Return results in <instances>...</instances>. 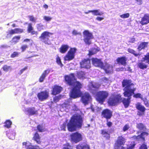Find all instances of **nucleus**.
I'll list each match as a JSON object with an SVG mask.
<instances>
[{
  "instance_id": "39",
  "label": "nucleus",
  "mask_w": 149,
  "mask_h": 149,
  "mask_svg": "<svg viewBox=\"0 0 149 149\" xmlns=\"http://www.w3.org/2000/svg\"><path fill=\"white\" fill-rule=\"evenodd\" d=\"M56 62L58 64L62 67L63 65L62 63L60 58L58 56H57L56 58Z\"/></svg>"
},
{
  "instance_id": "31",
  "label": "nucleus",
  "mask_w": 149,
  "mask_h": 149,
  "mask_svg": "<svg viewBox=\"0 0 149 149\" xmlns=\"http://www.w3.org/2000/svg\"><path fill=\"white\" fill-rule=\"evenodd\" d=\"M99 50L95 48H92L89 51L88 55L91 56L93 55L96 54L99 51Z\"/></svg>"
},
{
  "instance_id": "18",
  "label": "nucleus",
  "mask_w": 149,
  "mask_h": 149,
  "mask_svg": "<svg viewBox=\"0 0 149 149\" xmlns=\"http://www.w3.org/2000/svg\"><path fill=\"white\" fill-rule=\"evenodd\" d=\"M127 58L125 56L118 57L116 61L118 64L125 66L127 64Z\"/></svg>"
},
{
  "instance_id": "4",
  "label": "nucleus",
  "mask_w": 149,
  "mask_h": 149,
  "mask_svg": "<svg viewBox=\"0 0 149 149\" xmlns=\"http://www.w3.org/2000/svg\"><path fill=\"white\" fill-rule=\"evenodd\" d=\"M83 119L80 115L72 116L67 124L68 129L69 132H73L76 130L77 128H81L82 126Z\"/></svg>"
},
{
  "instance_id": "2",
  "label": "nucleus",
  "mask_w": 149,
  "mask_h": 149,
  "mask_svg": "<svg viewBox=\"0 0 149 149\" xmlns=\"http://www.w3.org/2000/svg\"><path fill=\"white\" fill-rule=\"evenodd\" d=\"M122 85L124 87L123 94L124 96L127 97V98H122L121 102L123 104L125 108H127L129 106L132 94L134 93L136 90V88H133L132 89L131 86H134V84L132 83V81L130 79H124L122 82Z\"/></svg>"
},
{
  "instance_id": "51",
  "label": "nucleus",
  "mask_w": 149,
  "mask_h": 149,
  "mask_svg": "<svg viewBox=\"0 0 149 149\" xmlns=\"http://www.w3.org/2000/svg\"><path fill=\"white\" fill-rule=\"evenodd\" d=\"M129 128V126L128 124H126L125 125L123 128V130L125 132Z\"/></svg>"
},
{
  "instance_id": "27",
  "label": "nucleus",
  "mask_w": 149,
  "mask_h": 149,
  "mask_svg": "<svg viewBox=\"0 0 149 149\" xmlns=\"http://www.w3.org/2000/svg\"><path fill=\"white\" fill-rule=\"evenodd\" d=\"M148 133L146 132H143L140 135H139L136 136V138L137 139H141L143 141H145V138L144 137V136H147L148 135Z\"/></svg>"
},
{
  "instance_id": "13",
  "label": "nucleus",
  "mask_w": 149,
  "mask_h": 149,
  "mask_svg": "<svg viewBox=\"0 0 149 149\" xmlns=\"http://www.w3.org/2000/svg\"><path fill=\"white\" fill-rule=\"evenodd\" d=\"M112 111L110 110L106 109L103 110L101 113V116L102 118L106 120L110 119L112 116Z\"/></svg>"
},
{
  "instance_id": "57",
  "label": "nucleus",
  "mask_w": 149,
  "mask_h": 149,
  "mask_svg": "<svg viewBox=\"0 0 149 149\" xmlns=\"http://www.w3.org/2000/svg\"><path fill=\"white\" fill-rule=\"evenodd\" d=\"M60 99V98L58 96H56L53 98V101L54 102H57L59 101Z\"/></svg>"
},
{
  "instance_id": "61",
  "label": "nucleus",
  "mask_w": 149,
  "mask_h": 149,
  "mask_svg": "<svg viewBox=\"0 0 149 149\" xmlns=\"http://www.w3.org/2000/svg\"><path fill=\"white\" fill-rule=\"evenodd\" d=\"M69 106V104L68 103H64L62 104V106L63 107H67Z\"/></svg>"
},
{
  "instance_id": "35",
  "label": "nucleus",
  "mask_w": 149,
  "mask_h": 149,
  "mask_svg": "<svg viewBox=\"0 0 149 149\" xmlns=\"http://www.w3.org/2000/svg\"><path fill=\"white\" fill-rule=\"evenodd\" d=\"M15 34H17L15 29H11L8 32L6 37H8L10 36H11Z\"/></svg>"
},
{
  "instance_id": "3",
  "label": "nucleus",
  "mask_w": 149,
  "mask_h": 149,
  "mask_svg": "<svg viewBox=\"0 0 149 149\" xmlns=\"http://www.w3.org/2000/svg\"><path fill=\"white\" fill-rule=\"evenodd\" d=\"M101 84L98 83L92 84L89 87L88 90L93 95L96 94V99L100 103L102 104L109 95V93L106 91H101L97 92Z\"/></svg>"
},
{
  "instance_id": "11",
  "label": "nucleus",
  "mask_w": 149,
  "mask_h": 149,
  "mask_svg": "<svg viewBox=\"0 0 149 149\" xmlns=\"http://www.w3.org/2000/svg\"><path fill=\"white\" fill-rule=\"evenodd\" d=\"M52 33L47 31L43 32L39 36V38L40 40L45 44H48V41L49 40V38L50 35Z\"/></svg>"
},
{
  "instance_id": "20",
  "label": "nucleus",
  "mask_w": 149,
  "mask_h": 149,
  "mask_svg": "<svg viewBox=\"0 0 149 149\" xmlns=\"http://www.w3.org/2000/svg\"><path fill=\"white\" fill-rule=\"evenodd\" d=\"M32 139L38 144H40L41 143V137L37 132L33 134Z\"/></svg>"
},
{
  "instance_id": "9",
  "label": "nucleus",
  "mask_w": 149,
  "mask_h": 149,
  "mask_svg": "<svg viewBox=\"0 0 149 149\" xmlns=\"http://www.w3.org/2000/svg\"><path fill=\"white\" fill-rule=\"evenodd\" d=\"M71 141L74 143H77L82 140L81 134L77 132L72 133L70 135Z\"/></svg>"
},
{
  "instance_id": "58",
  "label": "nucleus",
  "mask_w": 149,
  "mask_h": 149,
  "mask_svg": "<svg viewBox=\"0 0 149 149\" xmlns=\"http://www.w3.org/2000/svg\"><path fill=\"white\" fill-rule=\"evenodd\" d=\"M32 35H35L37 36L38 34V32L37 31H34V30L30 33Z\"/></svg>"
},
{
  "instance_id": "42",
  "label": "nucleus",
  "mask_w": 149,
  "mask_h": 149,
  "mask_svg": "<svg viewBox=\"0 0 149 149\" xmlns=\"http://www.w3.org/2000/svg\"><path fill=\"white\" fill-rule=\"evenodd\" d=\"M19 53L17 52H14L11 54L10 57L11 58L17 57L19 55Z\"/></svg>"
},
{
  "instance_id": "10",
  "label": "nucleus",
  "mask_w": 149,
  "mask_h": 149,
  "mask_svg": "<svg viewBox=\"0 0 149 149\" xmlns=\"http://www.w3.org/2000/svg\"><path fill=\"white\" fill-rule=\"evenodd\" d=\"M49 96V91L47 90L41 91L37 94V97L38 100L41 101H43L47 100Z\"/></svg>"
},
{
  "instance_id": "49",
  "label": "nucleus",
  "mask_w": 149,
  "mask_h": 149,
  "mask_svg": "<svg viewBox=\"0 0 149 149\" xmlns=\"http://www.w3.org/2000/svg\"><path fill=\"white\" fill-rule=\"evenodd\" d=\"M72 34L74 35H81V32H78L77 31L75 30H73L72 32Z\"/></svg>"
},
{
  "instance_id": "12",
  "label": "nucleus",
  "mask_w": 149,
  "mask_h": 149,
  "mask_svg": "<svg viewBox=\"0 0 149 149\" xmlns=\"http://www.w3.org/2000/svg\"><path fill=\"white\" fill-rule=\"evenodd\" d=\"M80 67L81 68L89 69L91 67L90 59L89 58H84L79 63Z\"/></svg>"
},
{
  "instance_id": "7",
  "label": "nucleus",
  "mask_w": 149,
  "mask_h": 149,
  "mask_svg": "<svg viewBox=\"0 0 149 149\" xmlns=\"http://www.w3.org/2000/svg\"><path fill=\"white\" fill-rule=\"evenodd\" d=\"M84 37V41L87 45H90L91 44V40L94 37L92 33L87 30H84L83 33Z\"/></svg>"
},
{
  "instance_id": "22",
  "label": "nucleus",
  "mask_w": 149,
  "mask_h": 149,
  "mask_svg": "<svg viewBox=\"0 0 149 149\" xmlns=\"http://www.w3.org/2000/svg\"><path fill=\"white\" fill-rule=\"evenodd\" d=\"M50 72V70L49 69H47L45 70L42 73V74L39 78V82H42L44 80L46 77L49 73Z\"/></svg>"
},
{
  "instance_id": "6",
  "label": "nucleus",
  "mask_w": 149,
  "mask_h": 149,
  "mask_svg": "<svg viewBox=\"0 0 149 149\" xmlns=\"http://www.w3.org/2000/svg\"><path fill=\"white\" fill-rule=\"evenodd\" d=\"M126 142V139L122 136H118L115 141L113 149H125L123 146Z\"/></svg>"
},
{
  "instance_id": "5",
  "label": "nucleus",
  "mask_w": 149,
  "mask_h": 149,
  "mask_svg": "<svg viewBox=\"0 0 149 149\" xmlns=\"http://www.w3.org/2000/svg\"><path fill=\"white\" fill-rule=\"evenodd\" d=\"M121 96L120 94L117 95L113 94L109 97L107 102L109 106H114L121 103Z\"/></svg>"
},
{
  "instance_id": "45",
  "label": "nucleus",
  "mask_w": 149,
  "mask_h": 149,
  "mask_svg": "<svg viewBox=\"0 0 149 149\" xmlns=\"http://www.w3.org/2000/svg\"><path fill=\"white\" fill-rule=\"evenodd\" d=\"M43 25L41 24H38L37 25V28L39 31H40L43 29Z\"/></svg>"
},
{
  "instance_id": "15",
  "label": "nucleus",
  "mask_w": 149,
  "mask_h": 149,
  "mask_svg": "<svg viewBox=\"0 0 149 149\" xmlns=\"http://www.w3.org/2000/svg\"><path fill=\"white\" fill-rule=\"evenodd\" d=\"M136 107L138 110V115L139 116H142L145 114V111L146 109L140 103H138L136 104Z\"/></svg>"
},
{
  "instance_id": "44",
  "label": "nucleus",
  "mask_w": 149,
  "mask_h": 149,
  "mask_svg": "<svg viewBox=\"0 0 149 149\" xmlns=\"http://www.w3.org/2000/svg\"><path fill=\"white\" fill-rule=\"evenodd\" d=\"M63 149H72V148L71 146L69 143H66L64 145V146Z\"/></svg>"
},
{
  "instance_id": "33",
  "label": "nucleus",
  "mask_w": 149,
  "mask_h": 149,
  "mask_svg": "<svg viewBox=\"0 0 149 149\" xmlns=\"http://www.w3.org/2000/svg\"><path fill=\"white\" fill-rule=\"evenodd\" d=\"M143 62L138 63L137 64L138 67L141 69H144L147 67V65L143 63Z\"/></svg>"
},
{
  "instance_id": "53",
  "label": "nucleus",
  "mask_w": 149,
  "mask_h": 149,
  "mask_svg": "<svg viewBox=\"0 0 149 149\" xmlns=\"http://www.w3.org/2000/svg\"><path fill=\"white\" fill-rule=\"evenodd\" d=\"M106 121L107 122L106 123L107 126L109 127H111L113 125L112 122L111 121H109L108 120H106Z\"/></svg>"
},
{
  "instance_id": "60",
  "label": "nucleus",
  "mask_w": 149,
  "mask_h": 149,
  "mask_svg": "<svg viewBox=\"0 0 149 149\" xmlns=\"http://www.w3.org/2000/svg\"><path fill=\"white\" fill-rule=\"evenodd\" d=\"M136 3L139 5H141L142 4V0H135Z\"/></svg>"
},
{
  "instance_id": "54",
  "label": "nucleus",
  "mask_w": 149,
  "mask_h": 149,
  "mask_svg": "<svg viewBox=\"0 0 149 149\" xmlns=\"http://www.w3.org/2000/svg\"><path fill=\"white\" fill-rule=\"evenodd\" d=\"M43 19L46 21H50L52 19V18L49 17L47 16H44L43 17Z\"/></svg>"
},
{
  "instance_id": "34",
  "label": "nucleus",
  "mask_w": 149,
  "mask_h": 149,
  "mask_svg": "<svg viewBox=\"0 0 149 149\" xmlns=\"http://www.w3.org/2000/svg\"><path fill=\"white\" fill-rule=\"evenodd\" d=\"M20 38V36H15L12 39V42L16 44L19 42Z\"/></svg>"
},
{
  "instance_id": "25",
  "label": "nucleus",
  "mask_w": 149,
  "mask_h": 149,
  "mask_svg": "<svg viewBox=\"0 0 149 149\" xmlns=\"http://www.w3.org/2000/svg\"><path fill=\"white\" fill-rule=\"evenodd\" d=\"M101 68L104 70L106 73H109L111 72V70H110V69H112L113 67L107 63H106L104 65V64L103 65Z\"/></svg>"
},
{
  "instance_id": "40",
  "label": "nucleus",
  "mask_w": 149,
  "mask_h": 149,
  "mask_svg": "<svg viewBox=\"0 0 149 149\" xmlns=\"http://www.w3.org/2000/svg\"><path fill=\"white\" fill-rule=\"evenodd\" d=\"M132 95H133V97L136 98H140L141 99L142 98V95L140 93H138L135 94L134 92V93L132 94Z\"/></svg>"
},
{
  "instance_id": "8",
  "label": "nucleus",
  "mask_w": 149,
  "mask_h": 149,
  "mask_svg": "<svg viewBox=\"0 0 149 149\" xmlns=\"http://www.w3.org/2000/svg\"><path fill=\"white\" fill-rule=\"evenodd\" d=\"M77 50V49L75 47L70 48L67 54L64 56V60L69 61L73 59L74 58Z\"/></svg>"
},
{
  "instance_id": "14",
  "label": "nucleus",
  "mask_w": 149,
  "mask_h": 149,
  "mask_svg": "<svg viewBox=\"0 0 149 149\" xmlns=\"http://www.w3.org/2000/svg\"><path fill=\"white\" fill-rule=\"evenodd\" d=\"M63 90V88L61 86L54 85L52 87L51 94L53 95H56L59 94Z\"/></svg>"
},
{
  "instance_id": "32",
  "label": "nucleus",
  "mask_w": 149,
  "mask_h": 149,
  "mask_svg": "<svg viewBox=\"0 0 149 149\" xmlns=\"http://www.w3.org/2000/svg\"><path fill=\"white\" fill-rule=\"evenodd\" d=\"M142 62H145L146 63L149 64V52L147 53L144 56V57L142 58L141 60Z\"/></svg>"
},
{
  "instance_id": "50",
  "label": "nucleus",
  "mask_w": 149,
  "mask_h": 149,
  "mask_svg": "<svg viewBox=\"0 0 149 149\" xmlns=\"http://www.w3.org/2000/svg\"><path fill=\"white\" fill-rule=\"evenodd\" d=\"M66 126V123H65L64 122L63 124L61 125L60 127L61 130H63L64 131L65 130V128Z\"/></svg>"
},
{
  "instance_id": "46",
  "label": "nucleus",
  "mask_w": 149,
  "mask_h": 149,
  "mask_svg": "<svg viewBox=\"0 0 149 149\" xmlns=\"http://www.w3.org/2000/svg\"><path fill=\"white\" fill-rule=\"evenodd\" d=\"M28 17L30 21L34 23L36 22V19L35 18L33 15H29Z\"/></svg>"
},
{
  "instance_id": "36",
  "label": "nucleus",
  "mask_w": 149,
  "mask_h": 149,
  "mask_svg": "<svg viewBox=\"0 0 149 149\" xmlns=\"http://www.w3.org/2000/svg\"><path fill=\"white\" fill-rule=\"evenodd\" d=\"M4 127L7 128H9L10 127L12 124L10 120H8L5 122Z\"/></svg>"
},
{
  "instance_id": "30",
  "label": "nucleus",
  "mask_w": 149,
  "mask_h": 149,
  "mask_svg": "<svg viewBox=\"0 0 149 149\" xmlns=\"http://www.w3.org/2000/svg\"><path fill=\"white\" fill-rule=\"evenodd\" d=\"M90 12H92L93 14L95 15H102L103 13L102 12H99L98 10H89L88 12H86L85 13L87 14Z\"/></svg>"
},
{
  "instance_id": "59",
  "label": "nucleus",
  "mask_w": 149,
  "mask_h": 149,
  "mask_svg": "<svg viewBox=\"0 0 149 149\" xmlns=\"http://www.w3.org/2000/svg\"><path fill=\"white\" fill-rule=\"evenodd\" d=\"M139 149H148V148L146 145L143 144L140 147Z\"/></svg>"
},
{
  "instance_id": "28",
  "label": "nucleus",
  "mask_w": 149,
  "mask_h": 149,
  "mask_svg": "<svg viewBox=\"0 0 149 149\" xmlns=\"http://www.w3.org/2000/svg\"><path fill=\"white\" fill-rule=\"evenodd\" d=\"M136 127L140 130L145 131L146 129V127L142 123H137L136 125Z\"/></svg>"
},
{
  "instance_id": "26",
  "label": "nucleus",
  "mask_w": 149,
  "mask_h": 149,
  "mask_svg": "<svg viewBox=\"0 0 149 149\" xmlns=\"http://www.w3.org/2000/svg\"><path fill=\"white\" fill-rule=\"evenodd\" d=\"M148 42H141L138 46L137 49L139 51H141L142 49H144L145 48L147 47Z\"/></svg>"
},
{
  "instance_id": "62",
  "label": "nucleus",
  "mask_w": 149,
  "mask_h": 149,
  "mask_svg": "<svg viewBox=\"0 0 149 149\" xmlns=\"http://www.w3.org/2000/svg\"><path fill=\"white\" fill-rule=\"evenodd\" d=\"M135 145V144H132L128 147L127 149H134Z\"/></svg>"
},
{
  "instance_id": "21",
  "label": "nucleus",
  "mask_w": 149,
  "mask_h": 149,
  "mask_svg": "<svg viewBox=\"0 0 149 149\" xmlns=\"http://www.w3.org/2000/svg\"><path fill=\"white\" fill-rule=\"evenodd\" d=\"M26 111L29 116L36 115L38 113V111L34 107H29L27 108Z\"/></svg>"
},
{
  "instance_id": "19",
  "label": "nucleus",
  "mask_w": 149,
  "mask_h": 149,
  "mask_svg": "<svg viewBox=\"0 0 149 149\" xmlns=\"http://www.w3.org/2000/svg\"><path fill=\"white\" fill-rule=\"evenodd\" d=\"M149 23V15L148 14L144 15L142 17L140 23L142 25L146 24Z\"/></svg>"
},
{
  "instance_id": "64",
  "label": "nucleus",
  "mask_w": 149,
  "mask_h": 149,
  "mask_svg": "<svg viewBox=\"0 0 149 149\" xmlns=\"http://www.w3.org/2000/svg\"><path fill=\"white\" fill-rule=\"evenodd\" d=\"M102 80L104 82H105L108 81V79L106 77H104L102 79Z\"/></svg>"
},
{
  "instance_id": "37",
  "label": "nucleus",
  "mask_w": 149,
  "mask_h": 149,
  "mask_svg": "<svg viewBox=\"0 0 149 149\" xmlns=\"http://www.w3.org/2000/svg\"><path fill=\"white\" fill-rule=\"evenodd\" d=\"M33 30V28L32 26V24L31 23L28 24L27 29V31L28 33H30L31 31Z\"/></svg>"
},
{
  "instance_id": "38",
  "label": "nucleus",
  "mask_w": 149,
  "mask_h": 149,
  "mask_svg": "<svg viewBox=\"0 0 149 149\" xmlns=\"http://www.w3.org/2000/svg\"><path fill=\"white\" fill-rule=\"evenodd\" d=\"M37 128L38 131L40 132H43L45 131L43 126L42 125H38L37 126Z\"/></svg>"
},
{
  "instance_id": "52",
  "label": "nucleus",
  "mask_w": 149,
  "mask_h": 149,
  "mask_svg": "<svg viewBox=\"0 0 149 149\" xmlns=\"http://www.w3.org/2000/svg\"><path fill=\"white\" fill-rule=\"evenodd\" d=\"M26 149H37L33 146L31 144L28 145L26 148Z\"/></svg>"
},
{
  "instance_id": "24",
  "label": "nucleus",
  "mask_w": 149,
  "mask_h": 149,
  "mask_svg": "<svg viewBox=\"0 0 149 149\" xmlns=\"http://www.w3.org/2000/svg\"><path fill=\"white\" fill-rule=\"evenodd\" d=\"M69 46L67 44H63L59 49V51L61 54H65L68 51Z\"/></svg>"
},
{
  "instance_id": "47",
  "label": "nucleus",
  "mask_w": 149,
  "mask_h": 149,
  "mask_svg": "<svg viewBox=\"0 0 149 149\" xmlns=\"http://www.w3.org/2000/svg\"><path fill=\"white\" fill-rule=\"evenodd\" d=\"M17 34L21 33L24 32V30L22 29L19 28H15Z\"/></svg>"
},
{
  "instance_id": "17",
  "label": "nucleus",
  "mask_w": 149,
  "mask_h": 149,
  "mask_svg": "<svg viewBox=\"0 0 149 149\" xmlns=\"http://www.w3.org/2000/svg\"><path fill=\"white\" fill-rule=\"evenodd\" d=\"M91 60L92 64L96 67L101 68L103 65V63L101 59L93 58H91Z\"/></svg>"
},
{
  "instance_id": "48",
  "label": "nucleus",
  "mask_w": 149,
  "mask_h": 149,
  "mask_svg": "<svg viewBox=\"0 0 149 149\" xmlns=\"http://www.w3.org/2000/svg\"><path fill=\"white\" fill-rule=\"evenodd\" d=\"M130 16V14L129 13H126L120 15V17L123 18H128Z\"/></svg>"
},
{
  "instance_id": "1",
  "label": "nucleus",
  "mask_w": 149,
  "mask_h": 149,
  "mask_svg": "<svg viewBox=\"0 0 149 149\" xmlns=\"http://www.w3.org/2000/svg\"><path fill=\"white\" fill-rule=\"evenodd\" d=\"M64 80L66 84L70 86H73L70 93V97L76 98L81 97V102L84 105L88 104L92 100L91 96L88 92L83 93L81 91L82 85L79 81H77L74 74L70 73L69 75H65Z\"/></svg>"
},
{
  "instance_id": "55",
  "label": "nucleus",
  "mask_w": 149,
  "mask_h": 149,
  "mask_svg": "<svg viewBox=\"0 0 149 149\" xmlns=\"http://www.w3.org/2000/svg\"><path fill=\"white\" fill-rule=\"evenodd\" d=\"M27 66H25L24 68L21 69L19 71V75L21 74L23 72L26 70L27 69Z\"/></svg>"
},
{
  "instance_id": "16",
  "label": "nucleus",
  "mask_w": 149,
  "mask_h": 149,
  "mask_svg": "<svg viewBox=\"0 0 149 149\" xmlns=\"http://www.w3.org/2000/svg\"><path fill=\"white\" fill-rule=\"evenodd\" d=\"M111 131L109 132L105 129H102L101 130V134L103 137L107 140H109L110 138V133L113 132V129H111Z\"/></svg>"
},
{
  "instance_id": "56",
  "label": "nucleus",
  "mask_w": 149,
  "mask_h": 149,
  "mask_svg": "<svg viewBox=\"0 0 149 149\" xmlns=\"http://www.w3.org/2000/svg\"><path fill=\"white\" fill-rule=\"evenodd\" d=\"M85 74L84 72H79V73L78 75L79 77L80 78H83L84 77H85Z\"/></svg>"
},
{
  "instance_id": "23",
  "label": "nucleus",
  "mask_w": 149,
  "mask_h": 149,
  "mask_svg": "<svg viewBox=\"0 0 149 149\" xmlns=\"http://www.w3.org/2000/svg\"><path fill=\"white\" fill-rule=\"evenodd\" d=\"M76 148V149H90V146L85 142L79 143L77 145Z\"/></svg>"
},
{
  "instance_id": "29",
  "label": "nucleus",
  "mask_w": 149,
  "mask_h": 149,
  "mask_svg": "<svg viewBox=\"0 0 149 149\" xmlns=\"http://www.w3.org/2000/svg\"><path fill=\"white\" fill-rule=\"evenodd\" d=\"M127 51L128 52L133 54L135 57H137L138 58L140 57L141 55V54L139 53H136L134 50L130 48L128 49Z\"/></svg>"
},
{
  "instance_id": "43",
  "label": "nucleus",
  "mask_w": 149,
  "mask_h": 149,
  "mask_svg": "<svg viewBox=\"0 0 149 149\" xmlns=\"http://www.w3.org/2000/svg\"><path fill=\"white\" fill-rule=\"evenodd\" d=\"M28 48V45H24L21 46L20 49H21L22 52H24Z\"/></svg>"
},
{
  "instance_id": "63",
  "label": "nucleus",
  "mask_w": 149,
  "mask_h": 149,
  "mask_svg": "<svg viewBox=\"0 0 149 149\" xmlns=\"http://www.w3.org/2000/svg\"><path fill=\"white\" fill-rule=\"evenodd\" d=\"M141 99L143 101L144 104L148 102V100L146 98H142Z\"/></svg>"
},
{
  "instance_id": "41",
  "label": "nucleus",
  "mask_w": 149,
  "mask_h": 149,
  "mask_svg": "<svg viewBox=\"0 0 149 149\" xmlns=\"http://www.w3.org/2000/svg\"><path fill=\"white\" fill-rule=\"evenodd\" d=\"M2 68L3 69V70L6 72H8L9 70H11V66H8L7 65H3Z\"/></svg>"
}]
</instances>
